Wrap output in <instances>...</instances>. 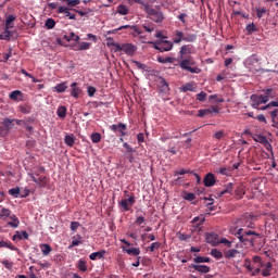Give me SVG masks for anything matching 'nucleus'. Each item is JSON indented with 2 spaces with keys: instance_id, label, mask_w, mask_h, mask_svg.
Returning a JSON list of instances; mask_svg holds the SVG:
<instances>
[{
  "instance_id": "obj_14",
  "label": "nucleus",
  "mask_w": 278,
  "mask_h": 278,
  "mask_svg": "<svg viewBox=\"0 0 278 278\" xmlns=\"http://www.w3.org/2000/svg\"><path fill=\"white\" fill-rule=\"evenodd\" d=\"M9 218L10 222H8V226L11 227L12 229H18L21 225V220L18 219V217L12 214Z\"/></svg>"
},
{
  "instance_id": "obj_16",
  "label": "nucleus",
  "mask_w": 278,
  "mask_h": 278,
  "mask_svg": "<svg viewBox=\"0 0 278 278\" xmlns=\"http://www.w3.org/2000/svg\"><path fill=\"white\" fill-rule=\"evenodd\" d=\"M136 46L131 43H123V52L126 53V55H134L136 53Z\"/></svg>"
},
{
  "instance_id": "obj_52",
  "label": "nucleus",
  "mask_w": 278,
  "mask_h": 278,
  "mask_svg": "<svg viewBox=\"0 0 278 278\" xmlns=\"http://www.w3.org/2000/svg\"><path fill=\"white\" fill-rule=\"evenodd\" d=\"M192 53V49L190 48V46H182L180 49V55H188Z\"/></svg>"
},
{
  "instance_id": "obj_58",
  "label": "nucleus",
  "mask_w": 278,
  "mask_h": 278,
  "mask_svg": "<svg viewBox=\"0 0 278 278\" xmlns=\"http://www.w3.org/2000/svg\"><path fill=\"white\" fill-rule=\"evenodd\" d=\"M204 201L206 203V207L211 210V212H214V208L212 205H214V199L213 198H204Z\"/></svg>"
},
{
  "instance_id": "obj_30",
  "label": "nucleus",
  "mask_w": 278,
  "mask_h": 278,
  "mask_svg": "<svg viewBox=\"0 0 278 278\" xmlns=\"http://www.w3.org/2000/svg\"><path fill=\"white\" fill-rule=\"evenodd\" d=\"M117 13L122 16H127V14H129V8H127L125 4H119L117 7Z\"/></svg>"
},
{
  "instance_id": "obj_44",
  "label": "nucleus",
  "mask_w": 278,
  "mask_h": 278,
  "mask_svg": "<svg viewBox=\"0 0 278 278\" xmlns=\"http://www.w3.org/2000/svg\"><path fill=\"white\" fill-rule=\"evenodd\" d=\"M210 114H212V111H210V109H201L198 111V116L200 118H203L205 116H210Z\"/></svg>"
},
{
  "instance_id": "obj_48",
  "label": "nucleus",
  "mask_w": 278,
  "mask_h": 278,
  "mask_svg": "<svg viewBox=\"0 0 278 278\" xmlns=\"http://www.w3.org/2000/svg\"><path fill=\"white\" fill-rule=\"evenodd\" d=\"M197 34H187L185 35V42H195Z\"/></svg>"
},
{
  "instance_id": "obj_39",
  "label": "nucleus",
  "mask_w": 278,
  "mask_h": 278,
  "mask_svg": "<svg viewBox=\"0 0 278 278\" xmlns=\"http://www.w3.org/2000/svg\"><path fill=\"white\" fill-rule=\"evenodd\" d=\"M79 244H83L81 237H80V235H75V236L72 238V244H71V247H79Z\"/></svg>"
},
{
  "instance_id": "obj_61",
  "label": "nucleus",
  "mask_w": 278,
  "mask_h": 278,
  "mask_svg": "<svg viewBox=\"0 0 278 278\" xmlns=\"http://www.w3.org/2000/svg\"><path fill=\"white\" fill-rule=\"evenodd\" d=\"M235 194L238 197V199H242L244 197V188L238 187L235 191Z\"/></svg>"
},
{
  "instance_id": "obj_63",
  "label": "nucleus",
  "mask_w": 278,
  "mask_h": 278,
  "mask_svg": "<svg viewBox=\"0 0 278 278\" xmlns=\"http://www.w3.org/2000/svg\"><path fill=\"white\" fill-rule=\"evenodd\" d=\"M213 138H215L216 140H223L225 138V131L219 130V131L215 132Z\"/></svg>"
},
{
  "instance_id": "obj_24",
  "label": "nucleus",
  "mask_w": 278,
  "mask_h": 278,
  "mask_svg": "<svg viewBox=\"0 0 278 278\" xmlns=\"http://www.w3.org/2000/svg\"><path fill=\"white\" fill-rule=\"evenodd\" d=\"M273 271V263L268 262L265 265V268L261 271L262 273V277H270Z\"/></svg>"
},
{
  "instance_id": "obj_1",
  "label": "nucleus",
  "mask_w": 278,
  "mask_h": 278,
  "mask_svg": "<svg viewBox=\"0 0 278 278\" xmlns=\"http://www.w3.org/2000/svg\"><path fill=\"white\" fill-rule=\"evenodd\" d=\"M251 106L254 110H270V108H278V101H271L268 103V98L264 97V94L254 93L250 97ZM263 103H268L265 106L260 108Z\"/></svg>"
},
{
  "instance_id": "obj_8",
  "label": "nucleus",
  "mask_w": 278,
  "mask_h": 278,
  "mask_svg": "<svg viewBox=\"0 0 278 278\" xmlns=\"http://www.w3.org/2000/svg\"><path fill=\"white\" fill-rule=\"evenodd\" d=\"M203 184H204L205 188H212V186L216 185V176H214V174H212V173H207L204 176Z\"/></svg>"
},
{
  "instance_id": "obj_49",
  "label": "nucleus",
  "mask_w": 278,
  "mask_h": 278,
  "mask_svg": "<svg viewBox=\"0 0 278 278\" xmlns=\"http://www.w3.org/2000/svg\"><path fill=\"white\" fill-rule=\"evenodd\" d=\"M182 199H185V201H194V199H197V195L194 193H190V192H184Z\"/></svg>"
},
{
  "instance_id": "obj_2",
  "label": "nucleus",
  "mask_w": 278,
  "mask_h": 278,
  "mask_svg": "<svg viewBox=\"0 0 278 278\" xmlns=\"http://www.w3.org/2000/svg\"><path fill=\"white\" fill-rule=\"evenodd\" d=\"M235 236L242 244H250V247H255V237L261 238L260 233L253 230H244L243 228L238 229Z\"/></svg>"
},
{
  "instance_id": "obj_18",
  "label": "nucleus",
  "mask_w": 278,
  "mask_h": 278,
  "mask_svg": "<svg viewBox=\"0 0 278 278\" xmlns=\"http://www.w3.org/2000/svg\"><path fill=\"white\" fill-rule=\"evenodd\" d=\"M174 45H180L181 42H185V34L181 30H175L174 31Z\"/></svg>"
},
{
  "instance_id": "obj_4",
  "label": "nucleus",
  "mask_w": 278,
  "mask_h": 278,
  "mask_svg": "<svg viewBox=\"0 0 278 278\" xmlns=\"http://www.w3.org/2000/svg\"><path fill=\"white\" fill-rule=\"evenodd\" d=\"M148 45H152L153 49L160 51V53H164L165 51L173 50V43L165 39H159L156 41H149Z\"/></svg>"
},
{
  "instance_id": "obj_40",
  "label": "nucleus",
  "mask_w": 278,
  "mask_h": 278,
  "mask_svg": "<svg viewBox=\"0 0 278 278\" xmlns=\"http://www.w3.org/2000/svg\"><path fill=\"white\" fill-rule=\"evenodd\" d=\"M10 38H12V31H10V28H5L0 35V40H10Z\"/></svg>"
},
{
  "instance_id": "obj_32",
  "label": "nucleus",
  "mask_w": 278,
  "mask_h": 278,
  "mask_svg": "<svg viewBox=\"0 0 278 278\" xmlns=\"http://www.w3.org/2000/svg\"><path fill=\"white\" fill-rule=\"evenodd\" d=\"M63 38L67 42H71V40H74V42H79V36H77L75 33H70V35H65Z\"/></svg>"
},
{
  "instance_id": "obj_46",
  "label": "nucleus",
  "mask_w": 278,
  "mask_h": 278,
  "mask_svg": "<svg viewBox=\"0 0 278 278\" xmlns=\"http://www.w3.org/2000/svg\"><path fill=\"white\" fill-rule=\"evenodd\" d=\"M90 42H80L76 51H88L90 49Z\"/></svg>"
},
{
  "instance_id": "obj_6",
  "label": "nucleus",
  "mask_w": 278,
  "mask_h": 278,
  "mask_svg": "<svg viewBox=\"0 0 278 278\" xmlns=\"http://www.w3.org/2000/svg\"><path fill=\"white\" fill-rule=\"evenodd\" d=\"M136 203V197L130 195L127 199H123L118 202V207L123 210V212H129L131 207H134V204Z\"/></svg>"
},
{
  "instance_id": "obj_56",
  "label": "nucleus",
  "mask_w": 278,
  "mask_h": 278,
  "mask_svg": "<svg viewBox=\"0 0 278 278\" xmlns=\"http://www.w3.org/2000/svg\"><path fill=\"white\" fill-rule=\"evenodd\" d=\"M191 223H192L193 225H197V227H199V225H201L202 223H205V217H199V216H197V217H194V218L191 220Z\"/></svg>"
},
{
  "instance_id": "obj_51",
  "label": "nucleus",
  "mask_w": 278,
  "mask_h": 278,
  "mask_svg": "<svg viewBox=\"0 0 278 278\" xmlns=\"http://www.w3.org/2000/svg\"><path fill=\"white\" fill-rule=\"evenodd\" d=\"M9 194H11V197H14V199H18V194H21V189L18 187L12 188L9 190Z\"/></svg>"
},
{
  "instance_id": "obj_55",
  "label": "nucleus",
  "mask_w": 278,
  "mask_h": 278,
  "mask_svg": "<svg viewBox=\"0 0 278 278\" xmlns=\"http://www.w3.org/2000/svg\"><path fill=\"white\" fill-rule=\"evenodd\" d=\"M205 99H207V93L205 91H201L197 94V101H200L201 103L205 102Z\"/></svg>"
},
{
  "instance_id": "obj_64",
  "label": "nucleus",
  "mask_w": 278,
  "mask_h": 278,
  "mask_svg": "<svg viewBox=\"0 0 278 278\" xmlns=\"http://www.w3.org/2000/svg\"><path fill=\"white\" fill-rule=\"evenodd\" d=\"M37 184L39 185V186H42V187H45V186H47V177L46 176H40V177H38L37 178Z\"/></svg>"
},
{
  "instance_id": "obj_26",
  "label": "nucleus",
  "mask_w": 278,
  "mask_h": 278,
  "mask_svg": "<svg viewBox=\"0 0 278 278\" xmlns=\"http://www.w3.org/2000/svg\"><path fill=\"white\" fill-rule=\"evenodd\" d=\"M263 92H265L263 94V97H266L267 103H268V101H270V99H275V97H276L275 89H273V88L265 89V90H263Z\"/></svg>"
},
{
  "instance_id": "obj_12",
  "label": "nucleus",
  "mask_w": 278,
  "mask_h": 278,
  "mask_svg": "<svg viewBox=\"0 0 278 278\" xmlns=\"http://www.w3.org/2000/svg\"><path fill=\"white\" fill-rule=\"evenodd\" d=\"M58 13L59 14H65V16L67 18H70V21H75L77 18V16L75 14H72L71 9L66 8V7H59L58 9Z\"/></svg>"
},
{
  "instance_id": "obj_41",
  "label": "nucleus",
  "mask_w": 278,
  "mask_h": 278,
  "mask_svg": "<svg viewBox=\"0 0 278 278\" xmlns=\"http://www.w3.org/2000/svg\"><path fill=\"white\" fill-rule=\"evenodd\" d=\"M157 62L160 63V64H173V58H170V56H166V58H164V56H157Z\"/></svg>"
},
{
  "instance_id": "obj_35",
  "label": "nucleus",
  "mask_w": 278,
  "mask_h": 278,
  "mask_svg": "<svg viewBox=\"0 0 278 278\" xmlns=\"http://www.w3.org/2000/svg\"><path fill=\"white\" fill-rule=\"evenodd\" d=\"M40 249H41L42 255H49V253H51V251H53V249H51V245L47 244V243L41 244Z\"/></svg>"
},
{
  "instance_id": "obj_33",
  "label": "nucleus",
  "mask_w": 278,
  "mask_h": 278,
  "mask_svg": "<svg viewBox=\"0 0 278 278\" xmlns=\"http://www.w3.org/2000/svg\"><path fill=\"white\" fill-rule=\"evenodd\" d=\"M253 140H255V142H260V144H268V139L262 135H255Z\"/></svg>"
},
{
  "instance_id": "obj_23",
  "label": "nucleus",
  "mask_w": 278,
  "mask_h": 278,
  "mask_svg": "<svg viewBox=\"0 0 278 278\" xmlns=\"http://www.w3.org/2000/svg\"><path fill=\"white\" fill-rule=\"evenodd\" d=\"M0 249H10V251H18V248H16L12 242L10 241H0Z\"/></svg>"
},
{
  "instance_id": "obj_27",
  "label": "nucleus",
  "mask_w": 278,
  "mask_h": 278,
  "mask_svg": "<svg viewBox=\"0 0 278 278\" xmlns=\"http://www.w3.org/2000/svg\"><path fill=\"white\" fill-rule=\"evenodd\" d=\"M14 21H16V15H9L5 20V28L12 29L14 27V25H12Z\"/></svg>"
},
{
  "instance_id": "obj_53",
  "label": "nucleus",
  "mask_w": 278,
  "mask_h": 278,
  "mask_svg": "<svg viewBox=\"0 0 278 278\" xmlns=\"http://www.w3.org/2000/svg\"><path fill=\"white\" fill-rule=\"evenodd\" d=\"M160 247H162V243H160V242H153V243H151V245L147 249V251H150L151 253H153L154 251H157V249H160Z\"/></svg>"
},
{
  "instance_id": "obj_19",
  "label": "nucleus",
  "mask_w": 278,
  "mask_h": 278,
  "mask_svg": "<svg viewBox=\"0 0 278 278\" xmlns=\"http://www.w3.org/2000/svg\"><path fill=\"white\" fill-rule=\"evenodd\" d=\"M106 251L105 250H100L98 252H93L89 255V260H91L92 262L97 261V260H103V257L105 256Z\"/></svg>"
},
{
  "instance_id": "obj_10",
  "label": "nucleus",
  "mask_w": 278,
  "mask_h": 278,
  "mask_svg": "<svg viewBox=\"0 0 278 278\" xmlns=\"http://www.w3.org/2000/svg\"><path fill=\"white\" fill-rule=\"evenodd\" d=\"M110 129L115 132L118 131L121 136H127V134L125 132V130L127 129V125L124 123H119L118 125L113 124L110 126Z\"/></svg>"
},
{
  "instance_id": "obj_34",
  "label": "nucleus",
  "mask_w": 278,
  "mask_h": 278,
  "mask_svg": "<svg viewBox=\"0 0 278 278\" xmlns=\"http://www.w3.org/2000/svg\"><path fill=\"white\" fill-rule=\"evenodd\" d=\"M66 106H59L56 111V116H59V118H66Z\"/></svg>"
},
{
  "instance_id": "obj_13",
  "label": "nucleus",
  "mask_w": 278,
  "mask_h": 278,
  "mask_svg": "<svg viewBox=\"0 0 278 278\" xmlns=\"http://www.w3.org/2000/svg\"><path fill=\"white\" fill-rule=\"evenodd\" d=\"M206 242L208 244H212L213 247H216L219 244L218 236L214 232L206 233Z\"/></svg>"
},
{
  "instance_id": "obj_42",
  "label": "nucleus",
  "mask_w": 278,
  "mask_h": 278,
  "mask_svg": "<svg viewBox=\"0 0 278 278\" xmlns=\"http://www.w3.org/2000/svg\"><path fill=\"white\" fill-rule=\"evenodd\" d=\"M64 142L67 144V147H73L75 144V137H73V135H66Z\"/></svg>"
},
{
  "instance_id": "obj_22",
  "label": "nucleus",
  "mask_w": 278,
  "mask_h": 278,
  "mask_svg": "<svg viewBox=\"0 0 278 278\" xmlns=\"http://www.w3.org/2000/svg\"><path fill=\"white\" fill-rule=\"evenodd\" d=\"M233 192V182H229L225 186V189L222 190L219 193H218V197H223L225 194H232Z\"/></svg>"
},
{
  "instance_id": "obj_3",
  "label": "nucleus",
  "mask_w": 278,
  "mask_h": 278,
  "mask_svg": "<svg viewBox=\"0 0 278 278\" xmlns=\"http://www.w3.org/2000/svg\"><path fill=\"white\" fill-rule=\"evenodd\" d=\"M144 11L147 15V18H150V21H153V23H164V12H162V8L160 5L153 8L151 4H143Z\"/></svg>"
},
{
  "instance_id": "obj_60",
  "label": "nucleus",
  "mask_w": 278,
  "mask_h": 278,
  "mask_svg": "<svg viewBox=\"0 0 278 278\" xmlns=\"http://www.w3.org/2000/svg\"><path fill=\"white\" fill-rule=\"evenodd\" d=\"M245 29L248 34L251 35V34H254V31H257V26H255V24L252 23V24H249Z\"/></svg>"
},
{
  "instance_id": "obj_20",
  "label": "nucleus",
  "mask_w": 278,
  "mask_h": 278,
  "mask_svg": "<svg viewBox=\"0 0 278 278\" xmlns=\"http://www.w3.org/2000/svg\"><path fill=\"white\" fill-rule=\"evenodd\" d=\"M11 101H23V91L14 90L9 94Z\"/></svg>"
},
{
  "instance_id": "obj_37",
  "label": "nucleus",
  "mask_w": 278,
  "mask_h": 278,
  "mask_svg": "<svg viewBox=\"0 0 278 278\" xmlns=\"http://www.w3.org/2000/svg\"><path fill=\"white\" fill-rule=\"evenodd\" d=\"M238 253H240V251L232 249V250H228L227 252H225V257L227 260H231L233 257H236V255H238Z\"/></svg>"
},
{
  "instance_id": "obj_9",
  "label": "nucleus",
  "mask_w": 278,
  "mask_h": 278,
  "mask_svg": "<svg viewBox=\"0 0 278 278\" xmlns=\"http://www.w3.org/2000/svg\"><path fill=\"white\" fill-rule=\"evenodd\" d=\"M189 268H193V270H195V273H201L202 275H207V273H210V270H212L210 268V266L199 265V264H191V265H189Z\"/></svg>"
},
{
  "instance_id": "obj_15",
  "label": "nucleus",
  "mask_w": 278,
  "mask_h": 278,
  "mask_svg": "<svg viewBox=\"0 0 278 278\" xmlns=\"http://www.w3.org/2000/svg\"><path fill=\"white\" fill-rule=\"evenodd\" d=\"M14 118L5 117L0 122V125H3L7 129V131H11V129L14 128Z\"/></svg>"
},
{
  "instance_id": "obj_29",
  "label": "nucleus",
  "mask_w": 278,
  "mask_h": 278,
  "mask_svg": "<svg viewBox=\"0 0 278 278\" xmlns=\"http://www.w3.org/2000/svg\"><path fill=\"white\" fill-rule=\"evenodd\" d=\"M11 215H12V211H10L9 208L2 207L0 210V218L2 220H5V218H10Z\"/></svg>"
},
{
  "instance_id": "obj_36",
  "label": "nucleus",
  "mask_w": 278,
  "mask_h": 278,
  "mask_svg": "<svg viewBox=\"0 0 278 278\" xmlns=\"http://www.w3.org/2000/svg\"><path fill=\"white\" fill-rule=\"evenodd\" d=\"M77 268H78L81 273H86V270H88L87 262L80 258V260L78 261Z\"/></svg>"
},
{
  "instance_id": "obj_25",
  "label": "nucleus",
  "mask_w": 278,
  "mask_h": 278,
  "mask_svg": "<svg viewBox=\"0 0 278 278\" xmlns=\"http://www.w3.org/2000/svg\"><path fill=\"white\" fill-rule=\"evenodd\" d=\"M194 264H210L212 262V258L207 256H195L193 258Z\"/></svg>"
},
{
  "instance_id": "obj_43",
  "label": "nucleus",
  "mask_w": 278,
  "mask_h": 278,
  "mask_svg": "<svg viewBox=\"0 0 278 278\" xmlns=\"http://www.w3.org/2000/svg\"><path fill=\"white\" fill-rule=\"evenodd\" d=\"M144 31H148V34H152V31H155V24L148 23L142 25Z\"/></svg>"
},
{
  "instance_id": "obj_57",
  "label": "nucleus",
  "mask_w": 278,
  "mask_h": 278,
  "mask_svg": "<svg viewBox=\"0 0 278 278\" xmlns=\"http://www.w3.org/2000/svg\"><path fill=\"white\" fill-rule=\"evenodd\" d=\"M10 131L7 129V127L3 124H0V138H5Z\"/></svg>"
},
{
  "instance_id": "obj_45",
  "label": "nucleus",
  "mask_w": 278,
  "mask_h": 278,
  "mask_svg": "<svg viewBox=\"0 0 278 278\" xmlns=\"http://www.w3.org/2000/svg\"><path fill=\"white\" fill-rule=\"evenodd\" d=\"M211 255H212V257H215V260H223V252H220L217 249H213L211 251Z\"/></svg>"
},
{
  "instance_id": "obj_28",
  "label": "nucleus",
  "mask_w": 278,
  "mask_h": 278,
  "mask_svg": "<svg viewBox=\"0 0 278 278\" xmlns=\"http://www.w3.org/2000/svg\"><path fill=\"white\" fill-rule=\"evenodd\" d=\"M66 88H68V86L66 85V81H63V83L55 85L53 90L55 92H66Z\"/></svg>"
},
{
  "instance_id": "obj_7",
  "label": "nucleus",
  "mask_w": 278,
  "mask_h": 278,
  "mask_svg": "<svg viewBox=\"0 0 278 278\" xmlns=\"http://www.w3.org/2000/svg\"><path fill=\"white\" fill-rule=\"evenodd\" d=\"M257 64H260V60H257V56L255 55L250 56L245 62V66L249 68L250 73H257L258 68L253 67Z\"/></svg>"
},
{
  "instance_id": "obj_59",
  "label": "nucleus",
  "mask_w": 278,
  "mask_h": 278,
  "mask_svg": "<svg viewBox=\"0 0 278 278\" xmlns=\"http://www.w3.org/2000/svg\"><path fill=\"white\" fill-rule=\"evenodd\" d=\"M46 27H47V29H53V27H55V20L48 18L46 21Z\"/></svg>"
},
{
  "instance_id": "obj_38",
  "label": "nucleus",
  "mask_w": 278,
  "mask_h": 278,
  "mask_svg": "<svg viewBox=\"0 0 278 278\" xmlns=\"http://www.w3.org/2000/svg\"><path fill=\"white\" fill-rule=\"evenodd\" d=\"M277 114H278V109L271 110V111L269 112L270 118H271L273 123L275 124V127L278 126V117H277Z\"/></svg>"
},
{
  "instance_id": "obj_62",
  "label": "nucleus",
  "mask_w": 278,
  "mask_h": 278,
  "mask_svg": "<svg viewBox=\"0 0 278 278\" xmlns=\"http://www.w3.org/2000/svg\"><path fill=\"white\" fill-rule=\"evenodd\" d=\"M255 12H256L257 18H262V16H264V14H266V8H262V9L256 8Z\"/></svg>"
},
{
  "instance_id": "obj_50",
  "label": "nucleus",
  "mask_w": 278,
  "mask_h": 278,
  "mask_svg": "<svg viewBox=\"0 0 278 278\" xmlns=\"http://www.w3.org/2000/svg\"><path fill=\"white\" fill-rule=\"evenodd\" d=\"M91 141L93 142V144H99V142H101V134L93 132L91 135Z\"/></svg>"
},
{
  "instance_id": "obj_17",
  "label": "nucleus",
  "mask_w": 278,
  "mask_h": 278,
  "mask_svg": "<svg viewBox=\"0 0 278 278\" xmlns=\"http://www.w3.org/2000/svg\"><path fill=\"white\" fill-rule=\"evenodd\" d=\"M29 240V233H27V231L23 230L21 231H16L15 235L12 237V240L14 242H16V240Z\"/></svg>"
},
{
  "instance_id": "obj_54",
  "label": "nucleus",
  "mask_w": 278,
  "mask_h": 278,
  "mask_svg": "<svg viewBox=\"0 0 278 278\" xmlns=\"http://www.w3.org/2000/svg\"><path fill=\"white\" fill-rule=\"evenodd\" d=\"M132 64H135L136 68H138L139 71H147V68H149L147 64H142L139 61H132Z\"/></svg>"
},
{
  "instance_id": "obj_21",
  "label": "nucleus",
  "mask_w": 278,
  "mask_h": 278,
  "mask_svg": "<svg viewBox=\"0 0 278 278\" xmlns=\"http://www.w3.org/2000/svg\"><path fill=\"white\" fill-rule=\"evenodd\" d=\"M72 91L71 94L74 97V99H79V94H81V89L77 87V83H73L71 85Z\"/></svg>"
},
{
  "instance_id": "obj_11",
  "label": "nucleus",
  "mask_w": 278,
  "mask_h": 278,
  "mask_svg": "<svg viewBox=\"0 0 278 278\" xmlns=\"http://www.w3.org/2000/svg\"><path fill=\"white\" fill-rule=\"evenodd\" d=\"M197 83H187L180 87V92H197Z\"/></svg>"
},
{
  "instance_id": "obj_5",
  "label": "nucleus",
  "mask_w": 278,
  "mask_h": 278,
  "mask_svg": "<svg viewBox=\"0 0 278 278\" xmlns=\"http://www.w3.org/2000/svg\"><path fill=\"white\" fill-rule=\"evenodd\" d=\"M194 59L192 56H188L187 59H182L180 62V68L182 71H188L189 73H201V70L199 67H192L194 66Z\"/></svg>"
},
{
  "instance_id": "obj_47",
  "label": "nucleus",
  "mask_w": 278,
  "mask_h": 278,
  "mask_svg": "<svg viewBox=\"0 0 278 278\" xmlns=\"http://www.w3.org/2000/svg\"><path fill=\"white\" fill-rule=\"evenodd\" d=\"M177 237H178V240H180L181 242H188V240H190V238H192V236L186 235L184 232H178Z\"/></svg>"
},
{
  "instance_id": "obj_31",
  "label": "nucleus",
  "mask_w": 278,
  "mask_h": 278,
  "mask_svg": "<svg viewBox=\"0 0 278 278\" xmlns=\"http://www.w3.org/2000/svg\"><path fill=\"white\" fill-rule=\"evenodd\" d=\"M123 251L125 253H127L128 255H140V249L139 248L127 249V248L123 247Z\"/></svg>"
}]
</instances>
